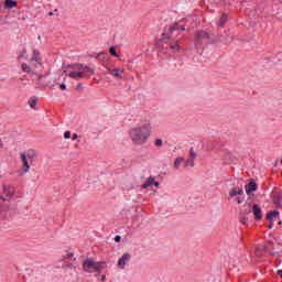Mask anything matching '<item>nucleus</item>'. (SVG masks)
I'll return each instance as SVG.
<instances>
[{
  "mask_svg": "<svg viewBox=\"0 0 282 282\" xmlns=\"http://www.w3.org/2000/svg\"><path fill=\"white\" fill-rule=\"evenodd\" d=\"M230 153L227 154V156H224L223 160L225 162V164H230Z\"/></svg>",
  "mask_w": 282,
  "mask_h": 282,
  "instance_id": "obj_25",
  "label": "nucleus"
},
{
  "mask_svg": "<svg viewBox=\"0 0 282 282\" xmlns=\"http://www.w3.org/2000/svg\"><path fill=\"white\" fill-rule=\"evenodd\" d=\"M154 144H155V147H162L163 145L162 139H156Z\"/></svg>",
  "mask_w": 282,
  "mask_h": 282,
  "instance_id": "obj_28",
  "label": "nucleus"
},
{
  "mask_svg": "<svg viewBox=\"0 0 282 282\" xmlns=\"http://www.w3.org/2000/svg\"><path fill=\"white\" fill-rule=\"evenodd\" d=\"M107 72L110 74V76H113V78H117V80H122V74H124V68L108 67Z\"/></svg>",
  "mask_w": 282,
  "mask_h": 282,
  "instance_id": "obj_7",
  "label": "nucleus"
},
{
  "mask_svg": "<svg viewBox=\"0 0 282 282\" xmlns=\"http://www.w3.org/2000/svg\"><path fill=\"white\" fill-rule=\"evenodd\" d=\"M228 22V14L223 13L219 19L216 21V25L218 28H224L226 23Z\"/></svg>",
  "mask_w": 282,
  "mask_h": 282,
  "instance_id": "obj_12",
  "label": "nucleus"
},
{
  "mask_svg": "<svg viewBox=\"0 0 282 282\" xmlns=\"http://www.w3.org/2000/svg\"><path fill=\"white\" fill-rule=\"evenodd\" d=\"M109 54H111V56H115L116 58H118L120 55L119 54H117V52H116V46H111L110 48H109Z\"/></svg>",
  "mask_w": 282,
  "mask_h": 282,
  "instance_id": "obj_22",
  "label": "nucleus"
},
{
  "mask_svg": "<svg viewBox=\"0 0 282 282\" xmlns=\"http://www.w3.org/2000/svg\"><path fill=\"white\" fill-rule=\"evenodd\" d=\"M102 53H99L98 56H101Z\"/></svg>",
  "mask_w": 282,
  "mask_h": 282,
  "instance_id": "obj_40",
  "label": "nucleus"
},
{
  "mask_svg": "<svg viewBox=\"0 0 282 282\" xmlns=\"http://www.w3.org/2000/svg\"><path fill=\"white\" fill-rule=\"evenodd\" d=\"M14 195V187L10 185H3L2 186V198L6 199V197H12Z\"/></svg>",
  "mask_w": 282,
  "mask_h": 282,
  "instance_id": "obj_9",
  "label": "nucleus"
},
{
  "mask_svg": "<svg viewBox=\"0 0 282 282\" xmlns=\"http://www.w3.org/2000/svg\"><path fill=\"white\" fill-rule=\"evenodd\" d=\"M256 257H263V253H261V248H256Z\"/></svg>",
  "mask_w": 282,
  "mask_h": 282,
  "instance_id": "obj_26",
  "label": "nucleus"
},
{
  "mask_svg": "<svg viewBox=\"0 0 282 282\" xmlns=\"http://www.w3.org/2000/svg\"><path fill=\"white\" fill-rule=\"evenodd\" d=\"M279 217V212H270L267 214L268 221H274Z\"/></svg>",
  "mask_w": 282,
  "mask_h": 282,
  "instance_id": "obj_17",
  "label": "nucleus"
},
{
  "mask_svg": "<svg viewBox=\"0 0 282 282\" xmlns=\"http://www.w3.org/2000/svg\"><path fill=\"white\" fill-rule=\"evenodd\" d=\"M189 158H192L193 160L197 158V153H195V150L193 148L189 150Z\"/></svg>",
  "mask_w": 282,
  "mask_h": 282,
  "instance_id": "obj_24",
  "label": "nucleus"
},
{
  "mask_svg": "<svg viewBox=\"0 0 282 282\" xmlns=\"http://www.w3.org/2000/svg\"><path fill=\"white\" fill-rule=\"evenodd\" d=\"M171 50H173V52H180V44L175 43V44H170Z\"/></svg>",
  "mask_w": 282,
  "mask_h": 282,
  "instance_id": "obj_23",
  "label": "nucleus"
},
{
  "mask_svg": "<svg viewBox=\"0 0 282 282\" xmlns=\"http://www.w3.org/2000/svg\"><path fill=\"white\" fill-rule=\"evenodd\" d=\"M246 221H247L246 218H243V219L241 220V224H246Z\"/></svg>",
  "mask_w": 282,
  "mask_h": 282,
  "instance_id": "obj_38",
  "label": "nucleus"
},
{
  "mask_svg": "<svg viewBox=\"0 0 282 282\" xmlns=\"http://www.w3.org/2000/svg\"><path fill=\"white\" fill-rule=\"evenodd\" d=\"M150 186H160V182H155V177L150 176L147 181L145 184L141 185V188H150Z\"/></svg>",
  "mask_w": 282,
  "mask_h": 282,
  "instance_id": "obj_11",
  "label": "nucleus"
},
{
  "mask_svg": "<svg viewBox=\"0 0 282 282\" xmlns=\"http://www.w3.org/2000/svg\"><path fill=\"white\" fill-rule=\"evenodd\" d=\"M59 89L65 90L67 89V86L65 84L59 85Z\"/></svg>",
  "mask_w": 282,
  "mask_h": 282,
  "instance_id": "obj_30",
  "label": "nucleus"
},
{
  "mask_svg": "<svg viewBox=\"0 0 282 282\" xmlns=\"http://www.w3.org/2000/svg\"><path fill=\"white\" fill-rule=\"evenodd\" d=\"M73 264H67V268H72Z\"/></svg>",
  "mask_w": 282,
  "mask_h": 282,
  "instance_id": "obj_39",
  "label": "nucleus"
},
{
  "mask_svg": "<svg viewBox=\"0 0 282 282\" xmlns=\"http://www.w3.org/2000/svg\"><path fill=\"white\" fill-rule=\"evenodd\" d=\"M278 274L282 276V270H278Z\"/></svg>",
  "mask_w": 282,
  "mask_h": 282,
  "instance_id": "obj_37",
  "label": "nucleus"
},
{
  "mask_svg": "<svg viewBox=\"0 0 282 282\" xmlns=\"http://www.w3.org/2000/svg\"><path fill=\"white\" fill-rule=\"evenodd\" d=\"M184 166H185V169L188 167V166H192V167L195 166V159H192V158L187 159L185 161Z\"/></svg>",
  "mask_w": 282,
  "mask_h": 282,
  "instance_id": "obj_21",
  "label": "nucleus"
},
{
  "mask_svg": "<svg viewBox=\"0 0 282 282\" xmlns=\"http://www.w3.org/2000/svg\"><path fill=\"white\" fill-rule=\"evenodd\" d=\"M237 195H243V189L239 187H234L229 192V199H232V197H237Z\"/></svg>",
  "mask_w": 282,
  "mask_h": 282,
  "instance_id": "obj_13",
  "label": "nucleus"
},
{
  "mask_svg": "<svg viewBox=\"0 0 282 282\" xmlns=\"http://www.w3.org/2000/svg\"><path fill=\"white\" fill-rule=\"evenodd\" d=\"M212 42L215 43V45H219L220 43H226V37H213Z\"/></svg>",
  "mask_w": 282,
  "mask_h": 282,
  "instance_id": "obj_19",
  "label": "nucleus"
},
{
  "mask_svg": "<svg viewBox=\"0 0 282 282\" xmlns=\"http://www.w3.org/2000/svg\"><path fill=\"white\" fill-rule=\"evenodd\" d=\"M129 261H131V253H123L121 256V258L118 260L117 265L121 270H124V265H127V263H129Z\"/></svg>",
  "mask_w": 282,
  "mask_h": 282,
  "instance_id": "obj_8",
  "label": "nucleus"
},
{
  "mask_svg": "<svg viewBox=\"0 0 282 282\" xmlns=\"http://www.w3.org/2000/svg\"><path fill=\"white\" fill-rule=\"evenodd\" d=\"M65 74L74 80H80V78H91L94 69L85 64H74L65 70Z\"/></svg>",
  "mask_w": 282,
  "mask_h": 282,
  "instance_id": "obj_3",
  "label": "nucleus"
},
{
  "mask_svg": "<svg viewBox=\"0 0 282 282\" xmlns=\"http://www.w3.org/2000/svg\"><path fill=\"white\" fill-rule=\"evenodd\" d=\"M252 213L256 221H261V219H263V214L261 213V207H259V205L254 204L252 206Z\"/></svg>",
  "mask_w": 282,
  "mask_h": 282,
  "instance_id": "obj_10",
  "label": "nucleus"
},
{
  "mask_svg": "<svg viewBox=\"0 0 282 282\" xmlns=\"http://www.w3.org/2000/svg\"><path fill=\"white\" fill-rule=\"evenodd\" d=\"M36 155L39 153L35 150H28L26 153H20L21 162H22V169L24 173H30V162H34L36 159Z\"/></svg>",
  "mask_w": 282,
  "mask_h": 282,
  "instance_id": "obj_6",
  "label": "nucleus"
},
{
  "mask_svg": "<svg viewBox=\"0 0 282 282\" xmlns=\"http://www.w3.org/2000/svg\"><path fill=\"white\" fill-rule=\"evenodd\" d=\"M72 257H74V253L68 252V253L66 254L65 259H72Z\"/></svg>",
  "mask_w": 282,
  "mask_h": 282,
  "instance_id": "obj_29",
  "label": "nucleus"
},
{
  "mask_svg": "<svg viewBox=\"0 0 282 282\" xmlns=\"http://www.w3.org/2000/svg\"><path fill=\"white\" fill-rule=\"evenodd\" d=\"M36 102H39V99H36L35 97H32L29 100V105H30L31 109H36Z\"/></svg>",
  "mask_w": 282,
  "mask_h": 282,
  "instance_id": "obj_20",
  "label": "nucleus"
},
{
  "mask_svg": "<svg viewBox=\"0 0 282 282\" xmlns=\"http://www.w3.org/2000/svg\"><path fill=\"white\" fill-rule=\"evenodd\" d=\"M107 280V275L102 274L101 275V281L105 282Z\"/></svg>",
  "mask_w": 282,
  "mask_h": 282,
  "instance_id": "obj_32",
  "label": "nucleus"
},
{
  "mask_svg": "<svg viewBox=\"0 0 282 282\" xmlns=\"http://www.w3.org/2000/svg\"><path fill=\"white\" fill-rule=\"evenodd\" d=\"M82 87H83V85L79 84L76 86V89H80Z\"/></svg>",
  "mask_w": 282,
  "mask_h": 282,
  "instance_id": "obj_36",
  "label": "nucleus"
},
{
  "mask_svg": "<svg viewBox=\"0 0 282 282\" xmlns=\"http://www.w3.org/2000/svg\"><path fill=\"white\" fill-rule=\"evenodd\" d=\"M247 195H250V193H254L257 191V183L254 181H251L248 185L245 186Z\"/></svg>",
  "mask_w": 282,
  "mask_h": 282,
  "instance_id": "obj_14",
  "label": "nucleus"
},
{
  "mask_svg": "<svg viewBox=\"0 0 282 282\" xmlns=\"http://www.w3.org/2000/svg\"><path fill=\"white\" fill-rule=\"evenodd\" d=\"M183 162H185L184 158L180 156L174 162V169L177 171L180 166H182Z\"/></svg>",
  "mask_w": 282,
  "mask_h": 282,
  "instance_id": "obj_18",
  "label": "nucleus"
},
{
  "mask_svg": "<svg viewBox=\"0 0 282 282\" xmlns=\"http://www.w3.org/2000/svg\"><path fill=\"white\" fill-rule=\"evenodd\" d=\"M64 138L65 140H69V138H72V132L70 131L64 132Z\"/></svg>",
  "mask_w": 282,
  "mask_h": 282,
  "instance_id": "obj_27",
  "label": "nucleus"
},
{
  "mask_svg": "<svg viewBox=\"0 0 282 282\" xmlns=\"http://www.w3.org/2000/svg\"><path fill=\"white\" fill-rule=\"evenodd\" d=\"M18 58H19V61H21V58H25L28 61L29 64L28 63L21 64L22 72H24L25 74H32L33 80H41V78H43V75L37 74L35 72L36 68L43 67L41 53H39V51L31 50V53H30V51H28V48H24L18 55Z\"/></svg>",
  "mask_w": 282,
  "mask_h": 282,
  "instance_id": "obj_1",
  "label": "nucleus"
},
{
  "mask_svg": "<svg viewBox=\"0 0 282 282\" xmlns=\"http://www.w3.org/2000/svg\"><path fill=\"white\" fill-rule=\"evenodd\" d=\"M185 25H186L185 20L174 22V23H172V24H170L169 26L165 28L164 33L162 34V36H169V35L180 36V34L185 32V30H186Z\"/></svg>",
  "mask_w": 282,
  "mask_h": 282,
  "instance_id": "obj_5",
  "label": "nucleus"
},
{
  "mask_svg": "<svg viewBox=\"0 0 282 282\" xmlns=\"http://www.w3.org/2000/svg\"><path fill=\"white\" fill-rule=\"evenodd\" d=\"M120 239H122L120 236H116L115 237V241L118 243V242H120Z\"/></svg>",
  "mask_w": 282,
  "mask_h": 282,
  "instance_id": "obj_31",
  "label": "nucleus"
},
{
  "mask_svg": "<svg viewBox=\"0 0 282 282\" xmlns=\"http://www.w3.org/2000/svg\"><path fill=\"white\" fill-rule=\"evenodd\" d=\"M152 131L153 127L148 122L132 128L129 131V137L135 147H142V144H147L149 138H151Z\"/></svg>",
  "mask_w": 282,
  "mask_h": 282,
  "instance_id": "obj_2",
  "label": "nucleus"
},
{
  "mask_svg": "<svg viewBox=\"0 0 282 282\" xmlns=\"http://www.w3.org/2000/svg\"><path fill=\"white\" fill-rule=\"evenodd\" d=\"M73 140H78V134H73Z\"/></svg>",
  "mask_w": 282,
  "mask_h": 282,
  "instance_id": "obj_33",
  "label": "nucleus"
},
{
  "mask_svg": "<svg viewBox=\"0 0 282 282\" xmlns=\"http://www.w3.org/2000/svg\"><path fill=\"white\" fill-rule=\"evenodd\" d=\"M105 268H107V262H96L91 258L84 260L82 265V269L84 270V272H87V274H94V272H102Z\"/></svg>",
  "mask_w": 282,
  "mask_h": 282,
  "instance_id": "obj_4",
  "label": "nucleus"
},
{
  "mask_svg": "<svg viewBox=\"0 0 282 282\" xmlns=\"http://www.w3.org/2000/svg\"><path fill=\"white\" fill-rule=\"evenodd\" d=\"M6 10H12V8H17V1L14 0H6L4 1Z\"/></svg>",
  "mask_w": 282,
  "mask_h": 282,
  "instance_id": "obj_16",
  "label": "nucleus"
},
{
  "mask_svg": "<svg viewBox=\"0 0 282 282\" xmlns=\"http://www.w3.org/2000/svg\"><path fill=\"white\" fill-rule=\"evenodd\" d=\"M281 164H282V159H281Z\"/></svg>",
  "mask_w": 282,
  "mask_h": 282,
  "instance_id": "obj_41",
  "label": "nucleus"
},
{
  "mask_svg": "<svg viewBox=\"0 0 282 282\" xmlns=\"http://www.w3.org/2000/svg\"><path fill=\"white\" fill-rule=\"evenodd\" d=\"M237 202H238V204H242L243 203V200H241L240 197L237 198Z\"/></svg>",
  "mask_w": 282,
  "mask_h": 282,
  "instance_id": "obj_35",
  "label": "nucleus"
},
{
  "mask_svg": "<svg viewBox=\"0 0 282 282\" xmlns=\"http://www.w3.org/2000/svg\"><path fill=\"white\" fill-rule=\"evenodd\" d=\"M273 199L278 206H282V192H273Z\"/></svg>",
  "mask_w": 282,
  "mask_h": 282,
  "instance_id": "obj_15",
  "label": "nucleus"
},
{
  "mask_svg": "<svg viewBox=\"0 0 282 282\" xmlns=\"http://www.w3.org/2000/svg\"><path fill=\"white\" fill-rule=\"evenodd\" d=\"M0 149H3V140L0 139Z\"/></svg>",
  "mask_w": 282,
  "mask_h": 282,
  "instance_id": "obj_34",
  "label": "nucleus"
}]
</instances>
